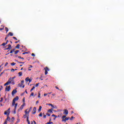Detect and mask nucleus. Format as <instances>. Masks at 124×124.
<instances>
[{
    "mask_svg": "<svg viewBox=\"0 0 124 124\" xmlns=\"http://www.w3.org/2000/svg\"><path fill=\"white\" fill-rule=\"evenodd\" d=\"M15 78H16V77H14L13 78H10L9 79L11 80L12 82V85H15V82H14V79H15Z\"/></svg>",
    "mask_w": 124,
    "mask_h": 124,
    "instance_id": "f03ea898",
    "label": "nucleus"
},
{
    "mask_svg": "<svg viewBox=\"0 0 124 124\" xmlns=\"http://www.w3.org/2000/svg\"><path fill=\"white\" fill-rule=\"evenodd\" d=\"M7 64H8V62H6L5 64V66H7Z\"/></svg>",
    "mask_w": 124,
    "mask_h": 124,
    "instance_id": "3c124183",
    "label": "nucleus"
},
{
    "mask_svg": "<svg viewBox=\"0 0 124 124\" xmlns=\"http://www.w3.org/2000/svg\"><path fill=\"white\" fill-rule=\"evenodd\" d=\"M13 53V52L12 50H11L9 54H12Z\"/></svg>",
    "mask_w": 124,
    "mask_h": 124,
    "instance_id": "69168bd1",
    "label": "nucleus"
},
{
    "mask_svg": "<svg viewBox=\"0 0 124 124\" xmlns=\"http://www.w3.org/2000/svg\"><path fill=\"white\" fill-rule=\"evenodd\" d=\"M3 28H0V31H3Z\"/></svg>",
    "mask_w": 124,
    "mask_h": 124,
    "instance_id": "338daca9",
    "label": "nucleus"
},
{
    "mask_svg": "<svg viewBox=\"0 0 124 124\" xmlns=\"http://www.w3.org/2000/svg\"><path fill=\"white\" fill-rule=\"evenodd\" d=\"M24 119H26V118H28V114L25 113V114L24 115Z\"/></svg>",
    "mask_w": 124,
    "mask_h": 124,
    "instance_id": "a878e982",
    "label": "nucleus"
},
{
    "mask_svg": "<svg viewBox=\"0 0 124 124\" xmlns=\"http://www.w3.org/2000/svg\"><path fill=\"white\" fill-rule=\"evenodd\" d=\"M3 73H4V72H1V73H0V77H1V75H2V74H3Z\"/></svg>",
    "mask_w": 124,
    "mask_h": 124,
    "instance_id": "79ce46f5",
    "label": "nucleus"
},
{
    "mask_svg": "<svg viewBox=\"0 0 124 124\" xmlns=\"http://www.w3.org/2000/svg\"><path fill=\"white\" fill-rule=\"evenodd\" d=\"M15 64H16V63L14 62L11 63V65H12V66H14V65H15Z\"/></svg>",
    "mask_w": 124,
    "mask_h": 124,
    "instance_id": "c756f323",
    "label": "nucleus"
},
{
    "mask_svg": "<svg viewBox=\"0 0 124 124\" xmlns=\"http://www.w3.org/2000/svg\"><path fill=\"white\" fill-rule=\"evenodd\" d=\"M46 116H48V117H50V116H51V114H50L49 113H46Z\"/></svg>",
    "mask_w": 124,
    "mask_h": 124,
    "instance_id": "a19ab883",
    "label": "nucleus"
},
{
    "mask_svg": "<svg viewBox=\"0 0 124 124\" xmlns=\"http://www.w3.org/2000/svg\"><path fill=\"white\" fill-rule=\"evenodd\" d=\"M48 95V94H47V93H44V96H46V95Z\"/></svg>",
    "mask_w": 124,
    "mask_h": 124,
    "instance_id": "bf43d9fd",
    "label": "nucleus"
},
{
    "mask_svg": "<svg viewBox=\"0 0 124 124\" xmlns=\"http://www.w3.org/2000/svg\"><path fill=\"white\" fill-rule=\"evenodd\" d=\"M34 89H35V87L33 86L32 88H31V90L30 92H32V91H33V90H34Z\"/></svg>",
    "mask_w": 124,
    "mask_h": 124,
    "instance_id": "bb28decb",
    "label": "nucleus"
},
{
    "mask_svg": "<svg viewBox=\"0 0 124 124\" xmlns=\"http://www.w3.org/2000/svg\"><path fill=\"white\" fill-rule=\"evenodd\" d=\"M16 61L17 62H18V63H22L24 64L25 63V62H19L18 61L16 60Z\"/></svg>",
    "mask_w": 124,
    "mask_h": 124,
    "instance_id": "72a5a7b5",
    "label": "nucleus"
},
{
    "mask_svg": "<svg viewBox=\"0 0 124 124\" xmlns=\"http://www.w3.org/2000/svg\"><path fill=\"white\" fill-rule=\"evenodd\" d=\"M56 89H57V90H60V89H59V87H58L57 86L55 87Z\"/></svg>",
    "mask_w": 124,
    "mask_h": 124,
    "instance_id": "e2e57ef3",
    "label": "nucleus"
},
{
    "mask_svg": "<svg viewBox=\"0 0 124 124\" xmlns=\"http://www.w3.org/2000/svg\"><path fill=\"white\" fill-rule=\"evenodd\" d=\"M46 105H48L49 106H51V107L55 108V107L52 104H46Z\"/></svg>",
    "mask_w": 124,
    "mask_h": 124,
    "instance_id": "dca6fc26",
    "label": "nucleus"
},
{
    "mask_svg": "<svg viewBox=\"0 0 124 124\" xmlns=\"http://www.w3.org/2000/svg\"><path fill=\"white\" fill-rule=\"evenodd\" d=\"M17 93V90L16 89L14 90L12 92V95H14L15 93Z\"/></svg>",
    "mask_w": 124,
    "mask_h": 124,
    "instance_id": "9d476101",
    "label": "nucleus"
},
{
    "mask_svg": "<svg viewBox=\"0 0 124 124\" xmlns=\"http://www.w3.org/2000/svg\"><path fill=\"white\" fill-rule=\"evenodd\" d=\"M0 99L1 100H0V102H2V101H3V98L1 97Z\"/></svg>",
    "mask_w": 124,
    "mask_h": 124,
    "instance_id": "ea45409f",
    "label": "nucleus"
},
{
    "mask_svg": "<svg viewBox=\"0 0 124 124\" xmlns=\"http://www.w3.org/2000/svg\"><path fill=\"white\" fill-rule=\"evenodd\" d=\"M62 122H64V123H66V121H68V120H70V118L66 117V116L63 115L62 116Z\"/></svg>",
    "mask_w": 124,
    "mask_h": 124,
    "instance_id": "f257e3e1",
    "label": "nucleus"
},
{
    "mask_svg": "<svg viewBox=\"0 0 124 124\" xmlns=\"http://www.w3.org/2000/svg\"><path fill=\"white\" fill-rule=\"evenodd\" d=\"M31 56H32V57H35V54H34V53H32V54H31Z\"/></svg>",
    "mask_w": 124,
    "mask_h": 124,
    "instance_id": "c03bdc74",
    "label": "nucleus"
},
{
    "mask_svg": "<svg viewBox=\"0 0 124 124\" xmlns=\"http://www.w3.org/2000/svg\"><path fill=\"white\" fill-rule=\"evenodd\" d=\"M52 117H55V119H57V118H58V116H57V115L55 114H52Z\"/></svg>",
    "mask_w": 124,
    "mask_h": 124,
    "instance_id": "7c9ffc66",
    "label": "nucleus"
},
{
    "mask_svg": "<svg viewBox=\"0 0 124 124\" xmlns=\"http://www.w3.org/2000/svg\"><path fill=\"white\" fill-rule=\"evenodd\" d=\"M10 120V118H9L8 114H7V119H6L5 121H9Z\"/></svg>",
    "mask_w": 124,
    "mask_h": 124,
    "instance_id": "aec40b11",
    "label": "nucleus"
},
{
    "mask_svg": "<svg viewBox=\"0 0 124 124\" xmlns=\"http://www.w3.org/2000/svg\"><path fill=\"white\" fill-rule=\"evenodd\" d=\"M46 124H53V122H49L46 123Z\"/></svg>",
    "mask_w": 124,
    "mask_h": 124,
    "instance_id": "f704fd0d",
    "label": "nucleus"
},
{
    "mask_svg": "<svg viewBox=\"0 0 124 124\" xmlns=\"http://www.w3.org/2000/svg\"><path fill=\"white\" fill-rule=\"evenodd\" d=\"M74 117H73V116H72L71 117V118H70V120H71V121H72V120H73V119H74Z\"/></svg>",
    "mask_w": 124,
    "mask_h": 124,
    "instance_id": "58836bf2",
    "label": "nucleus"
},
{
    "mask_svg": "<svg viewBox=\"0 0 124 124\" xmlns=\"http://www.w3.org/2000/svg\"><path fill=\"white\" fill-rule=\"evenodd\" d=\"M14 117H12V119H11V120L12 121V122H13L14 121Z\"/></svg>",
    "mask_w": 124,
    "mask_h": 124,
    "instance_id": "5fc2aeb1",
    "label": "nucleus"
},
{
    "mask_svg": "<svg viewBox=\"0 0 124 124\" xmlns=\"http://www.w3.org/2000/svg\"><path fill=\"white\" fill-rule=\"evenodd\" d=\"M16 101L13 99V103H12V106H15V104H16Z\"/></svg>",
    "mask_w": 124,
    "mask_h": 124,
    "instance_id": "4468645a",
    "label": "nucleus"
},
{
    "mask_svg": "<svg viewBox=\"0 0 124 124\" xmlns=\"http://www.w3.org/2000/svg\"><path fill=\"white\" fill-rule=\"evenodd\" d=\"M18 75H19V77H21L22 76V75H23V72H19Z\"/></svg>",
    "mask_w": 124,
    "mask_h": 124,
    "instance_id": "f3484780",
    "label": "nucleus"
},
{
    "mask_svg": "<svg viewBox=\"0 0 124 124\" xmlns=\"http://www.w3.org/2000/svg\"><path fill=\"white\" fill-rule=\"evenodd\" d=\"M34 95V93L32 92L30 96V97H31V96H33V95Z\"/></svg>",
    "mask_w": 124,
    "mask_h": 124,
    "instance_id": "473e14b6",
    "label": "nucleus"
},
{
    "mask_svg": "<svg viewBox=\"0 0 124 124\" xmlns=\"http://www.w3.org/2000/svg\"><path fill=\"white\" fill-rule=\"evenodd\" d=\"M16 70H17V69H12L11 70V71H12V72H14V71H16Z\"/></svg>",
    "mask_w": 124,
    "mask_h": 124,
    "instance_id": "2f4dec72",
    "label": "nucleus"
},
{
    "mask_svg": "<svg viewBox=\"0 0 124 124\" xmlns=\"http://www.w3.org/2000/svg\"><path fill=\"white\" fill-rule=\"evenodd\" d=\"M27 122L28 123V124H31V122H30V120H29V115L28 114V116L27 118Z\"/></svg>",
    "mask_w": 124,
    "mask_h": 124,
    "instance_id": "f8f14e48",
    "label": "nucleus"
},
{
    "mask_svg": "<svg viewBox=\"0 0 124 124\" xmlns=\"http://www.w3.org/2000/svg\"><path fill=\"white\" fill-rule=\"evenodd\" d=\"M41 109H42V107L40 106V107H39L38 112H40V111H41Z\"/></svg>",
    "mask_w": 124,
    "mask_h": 124,
    "instance_id": "5701e85b",
    "label": "nucleus"
},
{
    "mask_svg": "<svg viewBox=\"0 0 124 124\" xmlns=\"http://www.w3.org/2000/svg\"><path fill=\"white\" fill-rule=\"evenodd\" d=\"M48 112H49V113H53V109H49Z\"/></svg>",
    "mask_w": 124,
    "mask_h": 124,
    "instance_id": "cd10ccee",
    "label": "nucleus"
},
{
    "mask_svg": "<svg viewBox=\"0 0 124 124\" xmlns=\"http://www.w3.org/2000/svg\"><path fill=\"white\" fill-rule=\"evenodd\" d=\"M52 95H53V96H56V93H53Z\"/></svg>",
    "mask_w": 124,
    "mask_h": 124,
    "instance_id": "680f3d73",
    "label": "nucleus"
},
{
    "mask_svg": "<svg viewBox=\"0 0 124 124\" xmlns=\"http://www.w3.org/2000/svg\"><path fill=\"white\" fill-rule=\"evenodd\" d=\"M14 100H15L16 101L17 100H19V97L16 96L15 98H14Z\"/></svg>",
    "mask_w": 124,
    "mask_h": 124,
    "instance_id": "2eb2a0df",
    "label": "nucleus"
},
{
    "mask_svg": "<svg viewBox=\"0 0 124 124\" xmlns=\"http://www.w3.org/2000/svg\"><path fill=\"white\" fill-rule=\"evenodd\" d=\"M13 38L14 39H15V40H17V38H16V37H13Z\"/></svg>",
    "mask_w": 124,
    "mask_h": 124,
    "instance_id": "09e8293b",
    "label": "nucleus"
},
{
    "mask_svg": "<svg viewBox=\"0 0 124 124\" xmlns=\"http://www.w3.org/2000/svg\"><path fill=\"white\" fill-rule=\"evenodd\" d=\"M4 115H8L7 114H8V112L7 111V110H6L4 113Z\"/></svg>",
    "mask_w": 124,
    "mask_h": 124,
    "instance_id": "c9c22d12",
    "label": "nucleus"
},
{
    "mask_svg": "<svg viewBox=\"0 0 124 124\" xmlns=\"http://www.w3.org/2000/svg\"><path fill=\"white\" fill-rule=\"evenodd\" d=\"M16 49H20V45L19 44L17 45L16 46Z\"/></svg>",
    "mask_w": 124,
    "mask_h": 124,
    "instance_id": "412c9836",
    "label": "nucleus"
},
{
    "mask_svg": "<svg viewBox=\"0 0 124 124\" xmlns=\"http://www.w3.org/2000/svg\"><path fill=\"white\" fill-rule=\"evenodd\" d=\"M24 85V80H22L21 81V83H19L18 84V86L19 87H20V88H22V86H23Z\"/></svg>",
    "mask_w": 124,
    "mask_h": 124,
    "instance_id": "6e6552de",
    "label": "nucleus"
},
{
    "mask_svg": "<svg viewBox=\"0 0 124 124\" xmlns=\"http://www.w3.org/2000/svg\"><path fill=\"white\" fill-rule=\"evenodd\" d=\"M39 116V117H42V113H40Z\"/></svg>",
    "mask_w": 124,
    "mask_h": 124,
    "instance_id": "a18cd8bd",
    "label": "nucleus"
},
{
    "mask_svg": "<svg viewBox=\"0 0 124 124\" xmlns=\"http://www.w3.org/2000/svg\"><path fill=\"white\" fill-rule=\"evenodd\" d=\"M18 42H20V40H18V41L16 42L15 43L17 44V43H18Z\"/></svg>",
    "mask_w": 124,
    "mask_h": 124,
    "instance_id": "0e129e2a",
    "label": "nucleus"
},
{
    "mask_svg": "<svg viewBox=\"0 0 124 124\" xmlns=\"http://www.w3.org/2000/svg\"><path fill=\"white\" fill-rule=\"evenodd\" d=\"M8 37H9L8 35H7L6 36V37L5 38V40H6V39H7V38H8Z\"/></svg>",
    "mask_w": 124,
    "mask_h": 124,
    "instance_id": "37998d69",
    "label": "nucleus"
},
{
    "mask_svg": "<svg viewBox=\"0 0 124 124\" xmlns=\"http://www.w3.org/2000/svg\"><path fill=\"white\" fill-rule=\"evenodd\" d=\"M38 98H40V93H38Z\"/></svg>",
    "mask_w": 124,
    "mask_h": 124,
    "instance_id": "13d9d810",
    "label": "nucleus"
},
{
    "mask_svg": "<svg viewBox=\"0 0 124 124\" xmlns=\"http://www.w3.org/2000/svg\"><path fill=\"white\" fill-rule=\"evenodd\" d=\"M19 52H20V50H16L15 52V55H17V54H18L19 53Z\"/></svg>",
    "mask_w": 124,
    "mask_h": 124,
    "instance_id": "4be33fe9",
    "label": "nucleus"
},
{
    "mask_svg": "<svg viewBox=\"0 0 124 124\" xmlns=\"http://www.w3.org/2000/svg\"><path fill=\"white\" fill-rule=\"evenodd\" d=\"M8 48H10V49H12V47L11 46V45L9 44V45H8Z\"/></svg>",
    "mask_w": 124,
    "mask_h": 124,
    "instance_id": "c85d7f7f",
    "label": "nucleus"
},
{
    "mask_svg": "<svg viewBox=\"0 0 124 124\" xmlns=\"http://www.w3.org/2000/svg\"><path fill=\"white\" fill-rule=\"evenodd\" d=\"M5 30L6 31V33H7V32H8V31H9L8 28L5 27Z\"/></svg>",
    "mask_w": 124,
    "mask_h": 124,
    "instance_id": "393cba45",
    "label": "nucleus"
},
{
    "mask_svg": "<svg viewBox=\"0 0 124 124\" xmlns=\"http://www.w3.org/2000/svg\"><path fill=\"white\" fill-rule=\"evenodd\" d=\"M44 69L45 70V75H47L48 74V71H49L50 70L48 67H46Z\"/></svg>",
    "mask_w": 124,
    "mask_h": 124,
    "instance_id": "7ed1b4c3",
    "label": "nucleus"
},
{
    "mask_svg": "<svg viewBox=\"0 0 124 124\" xmlns=\"http://www.w3.org/2000/svg\"><path fill=\"white\" fill-rule=\"evenodd\" d=\"M36 113V107H34L32 110V114L34 115Z\"/></svg>",
    "mask_w": 124,
    "mask_h": 124,
    "instance_id": "0eeeda50",
    "label": "nucleus"
},
{
    "mask_svg": "<svg viewBox=\"0 0 124 124\" xmlns=\"http://www.w3.org/2000/svg\"><path fill=\"white\" fill-rule=\"evenodd\" d=\"M7 44V43H3L1 45V46H5Z\"/></svg>",
    "mask_w": 124,
    "mask_h": 124,
    "instance_id": "b1692460",
    "label": "nucleus"
},
{
    "mask_svg": "<svg viewBox=\"0 0 124 124\" xmlns=\"http://www.w3.org/2000/svg\"><path fill=\"white\" fill-rule=\"evenodd\" d=\"M14 114H16V110L14 109Z\"/></svg>",
    "mask_w": 124,
    "mask_h": 124,
    "instance_id": "4d7b16f0",
    "label": "nucleus"
},
{
    "mask_svg": "<svg viewBox=\"0 0 124 124\" xmlns=\"http://www.w3.org/2000/svg\"><path fill=\"white\" fill-rule=\"evenodd\" d=\"M12 84V82L10 80H8V81L4 84V86H7V85H9L10 84Z\"/></svg>",
    "mask_w": 124,
    "mask_h": 124,
    "instance_id": "39448f33",
    "label": "nucleus"
},
{
    "mask_svg": "<svg viewBox=\"0 0 124 124\" xmlns=\"http://www.w3.org/2000/svg\"><path fill=\"white\" fill-rule=\"evenodd\" d=\"M5 50H10V48L9 47H7L6 48H5Z\"/></svg>",
    "mask_w": 124,
    "mask_h": 124,
    "instance_id": "603ef678",
    "label": "nucleus"
},
{
    "mask_svg": "<svg viewBox=\"0 0 124 124\" xmlns=\"http://www.w3.org/2000/svg\"><path fill=\"white\" fill-rule=\"evenodd\" d=\"M7 35H8V36H13V33L10 32H9V33L7 34Z\"/></svg>",
    "mask_w": 124,
    "mask_h": 124,
    "instance_id": "ddd939ff",
    "label": "nucleus"
},
{
    "mask_svg": "<svg viewBox=\"0 0 124 124\" xmlns=\"http://www.w3.org/2000/svg\"><path fill=\"white\" fill-rule=\"evenodd\" d=\"M3 124H7V121L5 120Z\"/></svg>",
    "mask_w": 124,
    "mask_h": 124,
    "instance_id": "8fccbe9b",
    "label": "nucleus"
},
{
    "mask_svg": "<svg viewBox=\"0 0 124 124\" xmlns=\"http://www.w3.org/2000/svg\"><path fill=\"white\" fill-rule=\"evenodd\" d=\"M32 109V107H31L28 111V109H26V110L25 111L26 114H28V115H29L30 112H31V111Z\"/></svg>",
    "mask_w": 124,
    "mask_h": 124,
    "instance_id": "20e7f679",
    "label": "nucleus"
},
{
    "mask_svg": "<svg viewBox=\"0 0 124 124\" xmlns=\"http://www.w3.org/2000/svg\"><path fill=\"white\" fill-rule=\"evenodd\" d=\"M10 90H11V88L10 87V86L6 87V88H5L6 91L9 92Z\"/></svg>",
    "mask_w": 124,
    "mask_h": 124,
    "instance_id": "423d86ee",
    "label": "nucleus"
},
{
    "mask_svg": "<svg viewBox=\"0 0 124 124\" xmlns=\"http://www.w3.org/2000/svg\"><path fill=\"white\" fill-rule=\"evenodd\" d=\"M25 54H29V52H25L22 53V55H25Z\"/></svg>",
    "mask_w": 124,
    "mask_h": 124,
    "instance_id": "4c0bfd02",
    "label": "nucleus"
},
{
    "mask_svg": "<svg viewBox=\"0 0 124 124\" xmlns=\"http://www.w3.org/2000/svg\"><path fill=\"white\" fill-rule=\"evenodd\" d=\"M26 106V103H24L22 104V105H21V107H22V108H23V107H24V106Z\"/></svg>",
    "mask_w": 124,
    "mask_h": 124,
    "instance_id": "e433bc0d",
    "label": "nucleus"
},
{
    "mask_svg": "<svg viewBox=\"0 0 124 124\" xmlns=\"http://www.w3.org/2000/svg\"><path fill=\"white\" fill-rule=\"evenodd\" d=\"M8 112V116H9V114H10V108H9L7 110H6Z\"/></svg>",
    "mask_w": 124,
    "mask_h": 124,
    "instance_id": "a211bd4d",
    "label": "nucleus"
},
{
    "mask_svg": "<svg viewBox=\"0 0 124 124\" xmlns=\"http://www.w3.org/2000/svg\"><path fill=\"white\" fill-rule=\"evenodd\" d=\"M15 50H16V49L14 48L13 49H12L11 50L12 51V52H15Z\"/></svg>",
    "mask_w": 124,
    "mask_h": 124,
    "instance_id": "49530a36",
    "label": "nucleus"
},
{
    "mask_svg": "<svg viewBox=\"0 0 124 124\" xmlns=\"http://www.w3.org/2000/svg\"><path fill=\"white\" fill-rule=\"evenodd\" d=\"M46 115H44V119H46Z\"/></svg>",
    "mask_w": 124,
    "mask_h": 124,
    "instance_id": "864d4df0",
    "label": "nucleus"
},
{
    "mask_svg": "<svg viewBox=\"0 0 124 124\" xmlns=\"http://www.w3.org/2000/svg\"><path fill=\"white\" fill-rule=\"evenodd\" d=\"M25 81H26V82H29V83H31V79L29 78V77H27L26 78Z\"/></svg>",
    "mask_w": 124,
    "mask_h": 124,
    "instance_id": "1a4fd4ad",
    "label": "nucleus"
},
{
    "mask_svg": "<svg viewBox=\"0 0 124 124\" xmlns=\"http://www.w3.org/2000/svg\"><path fill=\"white\" fill-rule=\"evenodd\" d=\"M23 102L24 103L26 102V101L25 100V98H23Z\"/></svg>",
    "mask_w": 124,
    "mask_h": 124,
    "instance_id": "6e6d98bb",
    "label": "nucleus"
},
{
    "mask_svg": "<svg viewBox=\"0 0 124 124\" xmlns=\"http://www.w3.org/2000/svg\"><path fill=\"white\" fill-rule=\"evenodd\" d=\"M15 108L14 110H16V109H17V106H18V103H16L15 105Z\"/></svg>",
    "mask_w": 124,
    "mask_h": 124,
    "instance_id": "6ab92c4d",
    "label": "nucleus"
},
{
    "mask_svg": "<svg viewBox=\"0 0 124 124\" xmlns=\"http://www.w3.org/2000/svg\"><path fill=\"white\" fill-rule=\"evenodd\" d=\"M39 83H36L35 85V87H37L38 86H39Z\"/></svg>",
    "mask_w": 124,
    "mask_h": 124,
    "instance_id": "de8ad7c7",
    "label": "nucleus"
},
{
    "mask_svg": "<svg viewBox=\"0 0 124 124\" xmlns=\"http://www.w3.org/2000/svg\"><path fill=\"white\" fill-rule=\"evenodd\" d=\"M63 114H65V115H68V110H67V109H65L64 110Z\"/></svg>",
    "mask_w": 124,
    "mask_h": 124,
    "instance_id": "9b49d317",
    "label": "nucleus"
},
{
    "mask_svg": "<svg viewBox=\"0 0 124 124\" xmlns=\"http://www.w3.org/2000/svg\"><path fill=\"white\" fill-rule=\"evenodd\" d=\"M1 87V88H0V91H1V90H2V89H3V87H2V86H0Z\"/></svg>",
    "mask_w": 124,
    "mask_h": 124,
    "instance_id": "052dcab7",
    "label": "nucleus"
},
{
    "mask_svg": "<svg viewBox=\"0 0 124 124\" xmlns=\"http://www.w3.org/2000/svg\"><path fill=\"white\" fill-rule=\"evenodd\" d=\"M33 123H34V124H36V122H35V121H33Z\"/></svg>",
    "mask_w": 124,
    "mask_h": 124,
    "instance_id": "774afa93",
    "label": "nucleus"
}]
</instances>
